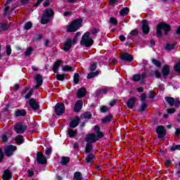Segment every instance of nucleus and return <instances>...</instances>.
<instances>
[{"label":"nucleus","mask_w":180,"mask_h":180,"mask_svg":"<svg viewBox=\"0 0 180 180\" xmlns=\"http://www.w3.org/2000/svg\"><path fill=\"white\" fill-rule=\"evenodd\" d=\"M94 160H95V155L94 154H89L86 158V162L87 164H92Z\"/></svg>","instance_id":"b1692460"},{"label":"nucleus","mask_w":180,"mask_h":180,"mask_svg":"<svg viewBox=\"0 0 180 180\" xmlns=\"http://www.w3.org/2000/svg\"><path fill=\"white\" fill-rule=\"evenodd\" d=\"M146 94L143 93L141 96V101H144V99H146Z\"/></svg>","instance_id":"338daca9"},{"label":"nucleus","mask_w":180,"mask_h":180,"mask_svg":"<svg viewBox=\"0 0 180 180\" xmlns=\"http://www.w3.org/2000/svg\"><path fill=\"white\" fill-rule=\"evenodd\" d=\"M12 178V173L11 172V170L6 169L4 171L3 175H2V179L3 180H11Z\"/></svg>","instance_id":"ddd939ff"},{"label":"nucleus","mask_w":180,"mask_h":180,"mask_svg":"<svg viewBox=\"0 0 180 180\" xmlns=\"http://www.w3.org/2000/svg\"><path fill=\"white\" fill-rule=\"evenodd\" d=\"M54 16V11L51 8H47L44 11L42 19L41 20V23L42 25H46L50 22V18Z\"/></svg>","instance_id":"20e7f679"},{"label":"nucleus","mask_w":180,"mask_h":180,"mask_svg":"<svg viewBox=\"0 0 180 180\" xmlns=\"http://www.w3.org/2000/svg\"><path fill=\"white\" fill-rule=\"evenodd\" d=\"M16 150V146L9 145L6 146L4 149V153L7 157H12L13 155V152Z\"/></svg>","instance_id":"1a4fd4ad"},{"label":"nucleus","mask_w":180,"mask_h":180,"mask_svg":"<svg viewBox=\"0 0 180 180\" xmlns=\"http://www.w3.org/2000/svg\"><path fill=\"white\" fill-rule=\"evenodd\" d=\"M99 75V72L96 71L94 72H90L88 75H87V79H91V78H95V77H96L97 75Z\"/></svg>","instance_id":"473e14b6"},{"label":"nucleus","mask_w":180,"mask_h":180,"mask_svg":"<svg viewBox=\"0 0 180 180\" xmlns=\"http://www.w3.org/2000/svg\"><path fill=\"white\" fill-rule=\"evenodd\" d=\"M156 133L158 134V139H163L164 136L167 134L165 128L163 126H159L156 129Z\"/></svg>","instance_id":"9d476101"},{"label":"nucleus","mask_w":180,"mask_h":180,"mask_svg":"<svg viewBox=\"0 0 180 180\" xmlns=\"http://www.w3.org/2000/svg\"><path fill=\"white\" fill-rule=\"evenodd\" d=\"M72 44H72V40H71V39H68L65 43L63 50L65 51H68V50L71 49Z\"/></svg>","instance_id":"4468645a"},{"label":"nucleus","mask_w":180,"mask_h":180,"mask_svg":"<svg viewBox=\"0 0 180 180\" xmlns=\"http://www.w3.org/2000/svg\"><path fill=\"white\" fill-rule=\"evenodd\" d=\"M16 117H19V116H26V110H17L15 112Z\"/></svg>","instance_id":"393cba45"},{"label":"nucleus","mask_w":180,"mask_h":180,"mask_svg":"<svg viewBox=\"0 0 180 180\" xmlns=\"http://www.w3.org/2000/svg\"><path fill=\"white\" fill-rule=\"evenodd\" d=\"M70 162V158L69 157H62V160L60 164L62 165H67Z\"/></svg>","instance_id":"7c9ffc66"},{"label":"nucleus","mask_w":180,"mask_h":180,"mask_svg":"<svg viewBox=\"0 0 180 180\" xmlns=\"http://www.w3.org/2000/svg\"><path fill=\"white\" fill-rule=\"evenodd\" d=\"M96 70V63H93L90 66V71H95Z\"/></svg>","instance_id":"4d7b16f0"},{"label":"nucleus","mask_w":180,"mask_h":180,"mask_svg":"<svg viewBox=\"0 0 180 180\" xmlns=\"http://www.w3.org/2000/svg\"><path fill=\"white\" fill-rule=\"evenodd\" d=\"M83 116L84 119H91V117H92V115L91 114V112H84L83 114Z\"/></svg>","instance_id":"3c124183"},{"label":"nucleus","mask_w":180,"mask_h":180,"mask_svg":"<svg viewBox=\"0 0 180 180\" xmlns=\"http://www.w3.org/2000/svg\"><path fill=\"white\" fill-rule=\"evenodd\" d=\"M165 101L167 102V103H169V105H170V106H174V105L176 108H179V98L175 99L174 98L172 97H166Z\"/></svg>","instance_id":"423d86ee"},{"label":"nucleus","mask_w":180,"mask_h":180,"mask_svg":"<svg viewBox=\"0 0 180 180\" xmlns=\"http://www.w3.org/2000/svg\"><path fill=\"white\" fill-rule=\"evenodd\" d=\"M1 140L4 143H6V141H8V136H6V134H3L1 136Z\"/></svg>","instance_id":"5fc2aeb1"},{"label":"nucleus","mask_w":180,"mask_h":180,"mask_svg":"<svg viewBox=\"0 0 180 180\" xmlns=\"http://www.w3.org/2000/svg\"><path fill=\"white\" fill-rule=\"evenodd\" d=\"M65 79V75H56V79H58V81H64Z\"/></svg>","instance_id":"58836bf2"},{"label":"nucleus","mask_w":180,"mask_h":180,"mask_svg":"<svg viewBox=\"0 0 180 180\" xmlns=\"http://www.w3.org/2000/svg\"><path fill=\"white\" fill-rule=\"evenodd\" d=\"M84 103L82 101L79 100L75 105L74 112H79L81 109H82V105Z\"/></svg>","instance_id":"dca6fc26"},{"label":"nucleus","mask_w":180,"mask_h":180,"mask_svg":"<svg viewBox=\"0 0 180 180\" xmlns=\"http://www.w3.org/2000/svg\"><path fill=\"white\" fill-rule=\"evenodd\" d=\"M62 63L63 60H58L54 63L52 70L55 74H58V67H60Z\"/></svg>","instance_id":"f3484780"},{"label":"nucleus","mask_w":180,"mask_h":180,"mask_svg":"<svg viewBox=\"0 0 180 180\" xmlns=\"http://www.w3.org/2000/svg\"><path fill=\"white\" fill-rule=\"evenodd\" d=\"M176 47V44H167L165 46V49L166 50H174Z\"/></svg>","instance_id":"2f4dec72"},{"label":"nucleus","mask_w":180,"mask_h":180,"mask_svg":"<svg viewBox=\"0 0 180 180\" xmlns=\"http://www.w3.org/2000/svg\"><path fill=\"white\" fill-rule=\"evenodd\" d=\"M167 113H175V108L167 109Z\"/></svg>","instance_id":"0e129e2a"},{"label":"nucleus","mask_w":180,"mask_h":180,"mask_svg":"<svg viewBox=\"0 0 180 180\" xmlns=\"http://www.w3.org/2000/svg\"><path fill=\"white\" fill-rule=\"evenodd\" d=\"M34 89H31L30 91L25 96V99H29L32 95L34 92Z\"/></svg>","instance_id":"ea45409f"},{"label":"nucleus","mask_w":180,"mask_h":180,"mask_svg":"<svg viewBox=\"0 0 180 180\" xmlns=\"http://www.w3.org/2000/svg\"><path fill=\"white\" fill-rule=\"evenodd\" d=\"M85 140L86 143H91L98 141V139L95 134H89L86 136Z\"/></svg>","instance_id":"9b49d317"},{"label":"nucleus","mask_w":180,"mask_h":180,"mask_svg":"<svg viewBox=\"0 0 180 180\" xmlns=\"http://www.w3.org/2000/svg\"><path fill=\"white\" fill-rule=\"evenodd\" d=\"M174 71H176V72H180V62L177 63L174 67Z\"/></svg>","instance_id":"49530a36"},{"label":"nucleus","mask_w":180,"mask_h":180,"mask_svg":"<svg viewBox=\"0 0 180 180\" xmlns=\"http://www.w3.org/2000/svg\"><path fill=\"white\" fill-rule=\"evenodd\" d=\"M162 30L165 32V34H168V32L171 30V27H169V25L160 22L158 25L157 28V32L156 34L158 37H162Z\"/></svg>","instance_id":"7ed1b4c3"},{"label":"nucleus","mask_w":180,"mask_h":180,"mask_svg":"<svg viewBox=\"0 0 180 180\" xmlns=\"http://www.w3.org/2000/svg\"><path fill=\"white\" fill-rule=\"evenodd\" d=\"M53 153V148H47L45 150L46 155H50Z\"/></svg>","instance_id":"09e8293b"},{"label":"nucleus","mask_w":180,"mask_h":180,"mask_svg":"<svg viewBox=\"0 0 180 180\" xmlns=\"http://www.w3.org/2000/svg\"><path fill=\"white\" fill-rule=\"evenodd\" d=\"M32 51H33V48L32 46L28 47L25 52V56H26L27 57H30Z\"/></svg>","instance_id":"72a5a7b5"},{"label":"nucleus","mask_w":180,"mask_h":180,"mask_svg":"<svg viewBox=\"0 0 180 180\" xmlns=\"http://www.w3.org/2000/svg\"><path fill=\"white\" fill-rule=\"evenodd\" d=\"M68 134L70 137H74V136H75V134H77V131H74L72 129H69L68 131Z\"/></svg>","instance_id":"a19ab883"},{"label":"nucleus","mask_w":180,"mask_h":180,"mask_svg":"<svg viewBox=\"0 0 180 180\" xmlns=\"http://www.w3.org/2000/svg\"><path fill=\"white\" fill-rule=\"evenodd\" d=\"M132 79H133L135 82H139V79H141V77H140L139 75H134L132 77Z\"/></svg>","instance_id":"c03bdc74"},{"label":"nucleus","mask_w":180,"mask_h":180,"mask_svg":"<svg viewBox=\"0 0 180 180\" xmlns=\"http://www.w3.org/2000/svg\"><path fill=\"white\" fill-rule=\"evenodd\" d=\"M142 30L145 34H148L150 32V27H148V22H147V21L146 20L143 21Z\"/></svg>","instance_id":"2eb2a0df"},{"label":"nucleus","mask_w":180,"mask_h":180,"mask_svg":"<svg viewBox=\"0 0 180 180\" xmlns=\"http://www.w3.org/2000/svg\"><path fill=\"white\" fill-rule=\"evenodd\" d=\"M63 71H72V67L70 65H65L63 67Z\"/></svg>","instance_id":"de8ad7c7"},{"label":"nucleus","mask_w":180,"mask_h":180,"mask_svg":"<svg viewBox=\"0 0 180 180\" xmlns=\"http://www.w3.org/2000/svg\"><path fill=\"white\" fill-rule=\"evenodd\" d=\"M86 95V89L82 88L77 91V98H84Z\"/></svg>","instance_id":"412c9836"},{"label":"nucleus","mask_w":180,"mask_h":180,"mask_svg":"<svg viewBox=\"0 0 180 180\" xmlns=\"http://www.w3.org/2000/svg\"><path fill=\"white\" fill-rule=\"evenodd\" d=\"M148 96L150 99L154 98V96H155L154 91H149Z\"/></svg>","instance_id":"13d9d810"},{"label":"nucleus","mask_w":180,"mask_h":180,"mask_svg":"<svg viewBox=\"0 0 180 180\" xmlns=\"http://www.w3.org/2000/svg\"><path fill=\"white\" fill-rule=\"evenodd\" d=\"M49 5H50V0H46L45 2L43 4V6H44V8H47Z\"/></svg>","instance_id":"052dcab7"},{"label":"nucleus","mask_w":180,"mask_h":180,"mask_svg":"<svg viewBox=\"0 0 180 180\" xmlns=\"http://www.w3.org/2000/svg\"><path fill=\"white\" fill-rule=\"evenodd\" d=\"M90 151H92V144L87 142L86 145V153H89Z\"/></svg>","instance_id":"e433bc0d"},{"label":"nucleus","mask_w":180,"mask_h":180,"mask_svg":"<svg viewBox=\"0 0 180 180\" xmlns=\"http://www.w3.org/2000/svg\"><path fill=\"white\" fill-rule=\"evenodd\" d=\"M162 74L163 77H167V75H169V65H165L162 70Z\"/></svg>","instance_id":"5701e85b"},{"label":"nucleus","mask_w":180,"mask_h":180,"mask_svg":"<svg viewBox=\"0 0 180 180\" xmlns=\"http://www.w3.org/2000/svg\"><path fill=\"white\" fill-rule=\"evenodd\" d=\"M73 179L74 180H82V174H81V172H75Z\"/></svg>","instance_id":"a878e982"},{"label":"nucleus","mask_w":180,"mask_h":180,"mask_svg":"<svg viewBox=\"0 0 180 180\" xmlns=\"http://www.w3.org/2000/svg\"><path fill=\"white\" fill-rule=\"evenodd\" d=\"M30 106L34 110L39 109V104L36 102V100L31 98L29 101Z\"/></svg>","instance_id":"6ab92c4d"},{"label":"nucleus","mask_w":180,"mask_h":180,"mask_svg":"<svg viewBox=\"0 0 180 180\" xmlns=\"http://www.w3.org/2000/svg\"><path fill=\"white\" fill-rule=\"evenodd\" d=\"M110 22L112 23V25H117V20L115 18H110Z\"/></svg>","instance_id":"603ef678"},{"label":"nucleus","mask_w":180,"mask_h":180,"mask_svg":"<svg viewBox=\"0 0 180 180\" xmlns=\"http://www.w3.org/2000/svg\"><path fill=\"white\" fill-rule=\"evenodd\" d=\"M37 161L38 164H41L42 165H44V164H47V158H46V156L43 155V153L38 152L37 154Z\"/></svg>","instance_id":"6e6552de"},{"label":"nucleus","mask_w":180,"mask_h":180,"mask_svg":"<svg viewBox=\"0 0 180 180\" xmlns=\"http://www.w3.org/2000/svg\"><path fill=\"white\" fill-rule=\"evenodd\" d=\"M79 81V75H78V73H75V75H74L75 84H78Z\"/></svg>","instance_id":"37998d69"},{"label":"nucleus","mask_w":180,"mask_h":180,"mask_svg":"<svg viewBox=\"0 0 180 180\" xmlns=\"http://www.w3.org/2000/svg\"><path fill=\"white\" fill-rule=\"evenodd\" d=\"M55 112L57 116H61V115L65 112V107L64 106V103H57L55 106Z\"/></svg>","instance_id":"39448f33"},{"label":"nucleus","mask_w":180,"mask_h":180,"mask_svg":"<svg viewBox=\"0 0 180 180\" xmlns=\"http://www.w3.org/2000/svg\"><path fill=\"white\" fill-rule=\"evenodd\" d=\"M171 151H176V150H180V145H173L170 146Z\"/></svg>","instance_id":"4c0bfd02"},{"label":"nucleus","mask_w":180,"mask_h":180,"mask_svg":"<svg viewBox=\"0 0 180 180\" xmlns=\"http://www.w3.org/2000/svg\"><path fill=\"white\" fill-rule=\"evenodd\" d=\"M112 120V116L111 115H108L105 117L104 118L102 119L103 123H108Z\"/></svg>","instance_id":"c9c22d12"},{"label":"nucleus","mask_w":180,"mask_h":180,"mask_svg":"<svg viewBox=\"0 0 180 180\" xmlns=\"http://www.w3.org/2000/svg\"><path fill=\"white\" fill-rule=\"evenodd\" d=\"M119 0H110V5H115V4H116V2H118Z\"/></svg>","instance_id":"774afa93"},{"label":"nucleus","mask_w":180,"mask_h":180,"mask_svg":"<svg viewBox=\"0 0 180 180\" xmlns=\"http://www.w3.org/2000/svg\"><path fill=\"white\" fill-rule=\"evenodd\" d=\"M89 36H91V33L89 32H86L82 35V40L80 41L81 46H84V47H91V46L94 44V39Z\"/></svg>","instance_id":"f03ea898"},{"label":"nucleus","mask_w":180,"mask_h":180,"mask_svg":"<svg viewBox=\"0 0 180 180\" xmlns=\"http://www.w3.org/2000/svg\"><path fill=\"white\" fill-rule=\"evenodd\" d=\"M82 22H84L82 18H77V20H73L70 25L68 26L67 32L69 33L77 32V30L82 26Z\"/></svg>","instance_id":"f257e3e1"},{"label":"nucleus","mask_w":180,"mask_h":180,"mask_svg":"<svg viewBox=\"0 0 180 180\" xmlns=\"http://www.w3.org/2000/svg\"><path fill=\"white\" fill-rule=\"evenodd\" d=\"M32 26H33V24L32 23V22H26L24 25V29L25 30H29L32 29Z\"/></svg>","instance_id":"f704fd0d"},{"label":"nucleus","mask_w":180,"mask_h":180,"mask_svg":"<svg viewBox=\"0 0 180 180\" xmlns=\"http://www.w3.org/2000/svg\"><path fill=\"white\" fill-rule=\"evenodd\" d=\"M137 34H139V30H134L129 33L128 37L129 39H134Z\"/></svg>","instance_id":"c85d7f7f"},{"label":"nucleus","mask_w":180,"mask_h":180,"mask_svg":"<svg viewBox=\"0 0 180 180\" xmlns=\"http://www.w3.org/2000/svg\"><path fill=\"white\" fill-rule=\"evenodd\" d=\"M26 129L27 127L22 123L17 124L14 127V130L18 134H23L26 131Z\"/></svg>","instance_id":"0eeeda50"},{"label":"nucleus","mask_w":180,"mask_h":180,"mask_svg":"<svg viewBox=\"0 0 180 180\" xmlns=\"http://www.w3.org/2000/svg\"><path fill=\"white\" fill-rule=\"evenodd\" d=\"M97 139H102V137H103V132L98 131L97 132Z\"/></svg>","instance_id":"6e6d98bb"},{"label":"nucleus","mask_w":180,"mask_h":180,"mask_svg":"<svg viewBox=\"0 0 180 180\" xmlns=\"http://www.w3.org/2000/svg\"><path fill=\"white\" fill-rule=\"evenodd\" d=\"M153 72V74H155V77H156V78H160V77H161V73L160 72V71L155 70Z\"/></svg>","instance_id":"864d4df0"},{"label":"nucleus","mask_w":180,"mask_h":180,"mask_svg":"<svg viewBox=\"0 0 180 180\" xmlns=\"http://www.w3.org/2000/svg\"><path fill=\"white\" fill-rule=\"evenodd\" d=\"M35 81L37 84L34 86V89H38L43 84V77H41V75H37Z\"/></svg>","instance_id":"f8f14e48"},{"label":"nucleus","mask_w":180,"mask_h":180,"mask_svg":"<svg viewBox=\"0 0 180 180\" xmlns=\"http://www.w3.org/2000/svg\"><path fill=\"white\" fill-rule=\"evenodd\" d=\"M146 108H147V104L146 103H143L139 109V112H144V110H146Z\"/></svg>","instance_id":"8fccbe9b"},{"label":"nucleus","mask_w":180,"mask_h":180,"mask_svg":"<svg viewBox=\"0 0 180 180\" xmlns=\"http://www.w3.org/2000/svg\"><path fill=\"white\" fill-rule=\"evenodd\" d=\"M78 124H79V117H77L70 123V127L74 129L75 127H77Z\"/></svg>","instance_id":"4be33fe9"},{"label":"nucleus","mask_w":180,"mask_h":180,"mask_svg":"<svg viewBox=\"0 0 180 180\" xmlns=\"http://www.w3.org/2000/svg\"><path fill=\"white\" fill-rule=\"evenodd\" d=\"M134 103H136V98H131L127 103V108L133 109L134 108Z\"/></svg>","instance_id":"aec40b11"},{"label":"nucleus","mask_w":180,"mask_h":180,"mask_svg":"<svg viewBox=\"0 0 180 180\" xmlns=\"http://www.w3.org/2000/svg\"><path fill=\"white\" fill-rule=\"evenodd\" d=\"M101 110L103 113H105V112H108V107L106 106H102L101 107Z\"/></svg>","instance_id":"bf43d9fd"},{"label":"nucleus","mask_w":180,"mask_h":180,"mask_svg":"<svg viewBox=\"0 0 180 180\" xmlns=\"http://www.w3.org/2000/svg\"><path fill=\"white\" fill-rule=\"evenodd\" d=\"M152 63L154 64V65H156V67H161V62L157 59H153Z\"/></svg>","instance_id":"79ce46f5"},{"label":"nucleus","mask_w":180,"mask_h":180,"mask_svg":"<svg viewBox=\"0 0 180 180\" xmlns=\"http://www.w3.org/2000/svg\"><path fill=\"white\" fill-rule=\"evenodd\" d=\"M121 59L124 61H133V56L129 53H122Z\"/></svg>","instance_id":"a211bd4d"},{"label":"nucleus","mask_w":180,"mask_h":180,"mask_svg":"<svg viewBox=\"0 0 180 180\" xmlns=\"http://www.w3.org/2000/svg\"><path fill=\"white\" fill-rule=\"evenodd\" d=\"M29 87H26V88H25L23 90H22V95H25V94H26L27 92V91H29Z\"/></svg>","instance_id":"69168bd1"},{"label":"nucleus","mask_w":180,"mask_h":180,"mask_svg":"<svg viewBox=\"0 0 180 180\" xmlns=\"http://www.w3.org/2000/svg\"><path fill=\"white\" fill-rule=\"evenodd\" d=\"M129 12H130L129 8L125 7L120 11V14L121 15V16H126L129 13Z\"/></svg>","instance_id":"cd10ccee"},{"label":"nucleus","mask_w":180,"mask_h":180,"mask_svg":"<svg viewBox=\"0 0 180 180\" xmlns=\"http://www.w3.org/2000/svg\"><path fill=\"white\" fill-rule=\"evenodd\" d=\"M9 29V25L8 23L0 24V32H4V30H8Z\"/></svg>","instance_id":"c756f323"},{"label":"nucleus","mask_w":180,"mask_h":180,"mask_svg":"<svg viewBox=\"0 0 180 180\" xmlns=\"http://www.w3.org/2000/svg\"><path fill=\"white\" fill-rule=\"evenodd\" d=\"M3 159H4V152H2V149L0 148V162H2Z\"/></svg>","instance_id":"680f3d73"},{"label":"nucleus","mask_w":180,"mask_h":180,"mask_svg":"<svg viewBox=\"0 0 180 180\" xmlns=\"http://www.w3.org/2000/svg\"><path fill=\"white\" fill-rule=\"evenodd\" d=\"M91 32L92 34H96V33H98L99 32V30H98L96 28H93Z\"/></svg>","instance_id":"e2e57ef3"},{"label":"nucleus","mask_w":180,"mask_h":180,"mask_svg":"<svg viewBox=\"0 0 180 180\" xmlns=\"http://www.w3.org/2000/svg\"><path fill=\"white\" fill-rule=\"evenodd\" d=\"M12 53V49L11 48V45L6 46V54L7 56H11Z\"/></svg>","instance_id":"a18cd8bd"},{"label":"nucleus","mask_w":180,"mask_h":180,"mask_svg":"<svg viewBox=\"0 0 180 180\" xmlns=\"http://www.w3.org/2000/svg\"><path fill=\"white\" fill-rule=\"evenodd\" d=\"M15 141L17 144H23L25 141L23 140V136L22 135H18L15 137Z\"/></svg>","instance_id":"bb28decb"}]
</instances>
